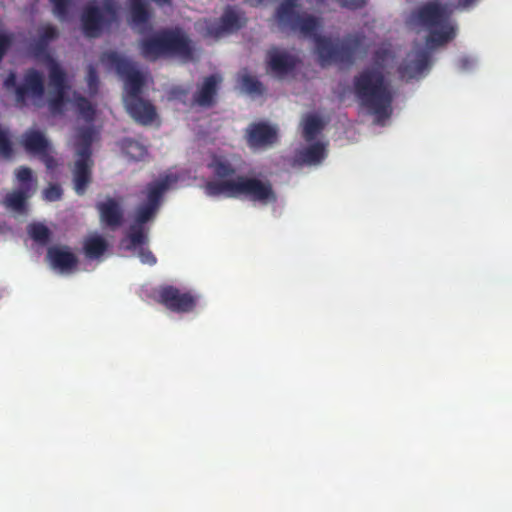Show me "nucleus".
I'll use <instances>...</instances> for the list:
<instances>
[{"label": "nucleus", "instance_id": "obj_1", "mask_svg": "<svg viewBox=\"0 0 512 512\" xmlns=\"http://www.w3.org/2000/svg\"><path fill=\"white\" fill-rule=\"evenodd\" d=\"M209 168L219 181H208L204 185L205 193L208 196H225L227 198L245 197L252 202H257L261 205H268L277 202V194L269 180H261L256 177H249L246 175H238L233 179H226L235 174L236 169L227 160L215 158L210 164Z\"/></svg>", "mask_w": 512, "mask_h": 512}, {"label": "nucleus", "instance_id": "obj_2", "mask_svg": "<svg viewBox=\"0 0 512 512\" xmlns=\"http://www.w3.org/2000/svg\"><path fill=\"white\" fill-rule=\"evenodd\" d=\"M169 185L168 176L148 185L147 199L136 207L133 221L121 240V245L125 250H137L140 261L150 266L157 263V258L148 248L150 228L147 224L155 219L161 207L163 195Z\"/></svg>", "mask_w": 512, "mask_h": 512}, {"label": "nucleus", "instance_id": "obj_3", "mask_svg": "<svg viewBox=\"0 0 512 512\" xmlns=\"http://www.w3.org/2000/svg\"><path fill=\"white\" fill-rule=\"evenodd\" d=\"M354 93L378 123L392 114L393 95L383 72L378 68H366L353 79Z\"/></svg>", "mask_w": 512, "mask_h": 512}, {"label": "nucleus", "instance_id": "obj_4", "mask_svg": "<svg viewBox=\"0 0 512 512\" xmlns=\"http://www.w3.org/2000/svg\"><path fill=\"white\" fill-rule=\"evenodd\" d=\"M140 53L148 61H156L162 57L178 56L191 59L193 56L192 41L180 27L164 28L139 43Z\"/></svg>", "mask_w": 512, "mask_h": 512}, {"label": "nucleus", "instance_id": "obj_5", "mask_svg": "<svg viewBox=\"0 0 512 512\" xmlns=\"http://www.w3.org/2000/svg\"><path fill=\"white\" fill-rule=\"evenodd\" d=\"M410 20L429 32L426 38L428 45L441 46L455 37V28L450 22L447 7L439 0L420 5L411 12Z\"/></svg>", "mask_w": 512, "mask_h": 512}, {"label": "nucleus", "instance_id": "obj_6", "mask_svg": "<svg viewBox=\"0 0 512 512\" xmlns=\"http://www.w3.org/2000/svg\"><path fill=\"white\" fill-rule=\"evenodd\" d=\"M95 131L93 127H83L78 130L76 136V156L77 159L72 169L74 190L77 195L82 196L86 193L88 186L92 181V168L94 165L92 159V144Z\"/></svg>", "mask_w": 512, "mask_h": 512}, {"label": "nucleus", "instance_id": "obj_7", "mask_svg": "<svg viewBox=\"0 0 512 512\" xmlns=\"http://www.w3.org/2000/svg\"><path fill=\"white\" fill-rule=\"evenodd\" d=\"M314 40L316 52L323 67L332 63L352 65L363 42L359 35H348L334 43L331 39L316 34Z\"/></svg>", "mask_w": 512, "mask_h": 512}, {"label": "nucleus", "instance_id": "obj_8", "mask_svg": "<svg viewBox=\"0 0 512 512\" xmlns=\"http://www.w3.org/2000/svg\"><path fill=\"white\" fill-rule=\"evenodd\" d=\"M118 5L115 0H102V7L96 2L86 4L81 12L82 32L87 38H98L116 20Z\"/></svg>", "mask_w": 512, "mask_h": 512}, {"label": "nucleus", "instance_id": "obj_9", "mask_svg": "<svg viewBox=\"0 0 512 512\" xmlns=\"http://www.w3.org/2000/svg\"><path fill=\"white\" fill-rule=\"evenodd\" d=\"M299 0H282L276 9V19L282 28L299 32L306 37H315L319 29V20L306 13H300Z\"/></svg>", "mask_w": 512, "mask_h": 512}, {"label": "nucleus", "instance_id": "obj_10", "mask_svg": "<svg viewBox=\"0 0 512 512\" xmlns=\"http://www.w3.org/2000/svg\"><path fill=\"white\" fill-rule=\"evenodd\" d=\"M101 61L114 68L116 73L123 79L126 91L124 99L141 96L145 78L131 60L116 51H108L102 54Z\"/></svg>", "mask_w": 512, "mask_h": 512}, {"label": "nucleus", "instance_id": "obj_11", "mask_svg": "<svg viewBox=\"0 0 512 512\" xmlns=\"http://www.w3.org/2000/svg\"><path fill=\"white\" fill-rule=\"evenodd\" d=\"M16 80V73L11 71L4 80V86L7 89H15L17 103L24 105L28 96L41 98L44 95V78L38 70L28 69L21 85H17Z\"/></svg>", "mask_w": 512, "mask_h": 512}, {"label": "nucleus", "instance_id": "obj_12", "mask_svg": "<svg viewBox=\"0 0 512 512\" xmlns=\"http://www.w3.org/2000/svg\"><path fill=\"white\" fill-rule=\"evenodd\" d=\"M156 300L168 310L175 313L192 312L198 297L189 291H181L172 285H162L157 289Z\"/></svg>", "mask_w": 512, "mask_h": 512}, {"label": "nucleus", "instance_id": "obj_13", "mask_svg": "<svg viewBox=\"0 0 512 512\" xmlns=\"http://www.w3.org/2000/svg\"><path fill=\"white\" fill-rule=\"evenodd\" d=\"M15 176L20 184V188L8 193L5 196L4 203L15 211H22L25 207L26 199L36 190L37 180L34 178L31 168L26 166H20L15 171Z\"/></svg>", "mask_w": 512, "mask_h": 512}, {"label": "nucleus", "instance_id": "obj_14", "mask_svg": "<svg viewBox=\"0 0 512 512\" xmlns=\"http://www.w3.org/2000/svg\"><path fill=\"white\" fill-rule=\"evenodd\" d=\"M300 60L297 56L277 47L270 48L266 53L267 71L278 79L293 73Z\"/></svg>", "mask_w": 512, "mask_h": 512}, {"label": "nucleus", "instance_id": "obj_15", "mask_svg": "<svg viewBox=\"0 0 512 512\" xmlns=\"http://www.w3.org/2000/svg\"><path fill=\"white\" fill-rule=\"evenodd\" d=\"M96 209L100 222L111 230H115L123 224L124 210L121 202L117 199L108 197L105 201L98 202Z\"/></svg>", "mask_w": 512, "mask_h": 512}, {"label": "nucleus", "instance_id": "obj_16", "mask_svg": "<svg viewBox=\"0 0 512 512\" xmlns=\"http://www.w3.org/2000/svg\"><path fill=\"white\" fill-rule=\"evenodd\" d=\"M124 104L128 114L141 125H150L157 118L155 106L141 96L124 99Z\"/></svg>", "mask_w": 512, "mask_h": 512}, {"label": "nucleus", "instance_id": "obj_17", "mask_svg": "<svg viewBox=\"0 0 512 512\" xmlns=\"http://www.w3.org/2000/svg\"><path fill=\"white\" fill-rule=\"evenodd\" d=\"M247 143L251 148H262L277 141V130L265 122L252 123L247 128Z\"/></svg>", "mask_w": 512, "mask_h": 512}, {"label": "nucleus", "instance_id": "obj_18", "mask_svg": "<svg viewBox=\"0 0 512 512\" xmlns=\"http://www.w3.org/2000/svg\"><path fill=\"white\" fill-rule=\"evenodd\" d=\"M47 259L51 267L60 272H71L78 265V258L68 246H52L47 250Z\"/></svg>", "mask_w": 512, "mask_h": 512}, {"label": "nucleus", "instance_id": "obj_19", "mask_svg": "<svg viewBox=\"0 0 512 512\" xmlns=\"http://www.w3.org/2000/svg\"><path fill=\"white\" fill-rule=\"evenodd\" d=\"M222 78L217 74H212L204 78L198 91L193 96V101L198 106L209 108L215 104V97L218 91V85Z\"/></svg>", "mask_w": 512, "mask_h": 512}, {"label": "nucleus", "instance_id": "obj_20", "mask_svg": "<svg viewBox=\"0 0 512 512\" xmlns=\"http://www.w3.org/2000/svg\"><path fill=\"white\" fill-rule=\"evenodd\" d=\"M59 36L58 29L51 25L45 24L39 28L38 37L30 44V51L35 56H43L47 53L51 41Z\"/></svg>", "mask_w": 512, "mask_h": 512}, {"label": "nucleus", "instance_id": "obj_21", "mask_svg": "<svg viewBox=\"0 0 512 512\" xmlns=\"http://www.w3.org/2000/svg\"><path fill=\"white\" fill-rule=\"evenodd\" d=\"M22 145L25 151L32 155H39L50 149V143L44 134L38 130H27L22 135Z\"/></svg>", "mask_w": 512, "mask_h": 512}, {"label": "nucleus", "instance_id": "obj_22", "mask_svg": "<svg viewBox=\"0 0 512 512\" xmlns=\"http://www.w3.org/2000/svg\"><path fill=\"white\" fill-rule=\"evenodd\" d=\"M241 27L240 18L236 10L232 7H227L220 18V23L216 26L209 28L211 35L220 37L226 32L237 30Z\"/></svg>", "mask_w": 512, "mask_h": 512}, {"label": "nucleus", "instance_id": "obj_23", "mask_svg": "<svg viewBox=\"0 0 512 512\" xmlns=\"http://www.w3.org/2000/svg\"><path fill=\"white\" fill-rule=\"evenodd\" d=\"M429 65V52L426 50H421L416 54V58L411 64L401 65L399 67V72L402 77L414 78L428 69Z\"/></svg>", "mask_w": 512, "mask_h": 512}, {"label": "nucleus", "instance_id": "obj_24", "mask_svg": "<svg viewBox=\"0 0 512 512\" xmlns=\"http://www.w3.org/2000/svg\"><path fill=\"white\" fill-rule=\"evenodd\" d=\"M108 249V242L100 235H92L85 238L83 252L87 259H100Z\"/></svg>", "mask_w": 512, "mask_h": 512}, {"label": "nucleus", "instance_id": "obj_25", "mask_svg": "<svg viewBox=\"0 0 512 512\" xmlns=\"http://www.w3.org/2000/svg\"><path fill=\"white\" fill-rule=\"evenodd\" d=\"M131 20L135 26L145 25L149 22L151 14L143 0H129Z\"/></svg>", "mask_w": 512, "mask_h": 512}, {"label": "nucleus", "instance_id": "obj_26", "mask_svg": "<svg viewBox=\"0 0 512 512\" xmlns=\"http://www.w3.org/2000/svg\"><path fill=\"white\" fill-rule=\"evenodd\" d=\"M300 158L306 164H319L325 158V145L320 142L311 144L301 152Z\"/></svg>", "mask_w": 512, "mask_h": 512}, {"label": "nucleus", "instance_id": "obj_27", "mask_svg": "<svg viewBox=\"0 0 512 512\" xmlns=\"http://www.w3.org/2000/svg\"><path fill=\"white\" fill-rule=\"evenodd\" d=\"M323 125L321 119L315 115H308L304 119L303 123V137L306 141L310 142L316 138V136L322 130Z\"/></svg>", "mask_w": 512, "mask_h": 512}, {"label": "nucleus", "instance_id": "obj_28", "mask_svg": "<svg viewBox=\"0 0 512 512\" xmlns=\"http://www.w3.org/2000/svg\"><path fill=\"white\" fill-rule=\"evenodd\" d=\"M49 86L51 91L67 90L66 75L57 64H52L49 69Z\"/></svg>", "mask_w": 512, "mask_h": 512}, {"label": "nucleus", "instance_id": "obj_29", "mask_svg": "<svg viewBox=\"0 0 512 512\" xmlns=\"http://www.w3.org/2000/svg\"><path fill=\"white\" fill-rule=\"evenodd\" d=\"M240 84L242 90L249 95L260 96L265 91L263 84L258 80V78L250 74L242 75L240 78Z\"/></svg>", "mask_w": 512, "mask_h": 512}, {"label": "nucleus", "instance_id": "obj_30", "mask_svg": "<svg viewBox=\"0 0 512 512\" xmlns=\"http://www.w3.org/2000/svg\"><path fill=\"white\" fill-rule=\"evenodd\" d=\"M123 149L131 159L136 161L144 159L147 155V148L133 139L125 140Z\"/></svg>", "mask_w": 512, "mask_h": 512}, {"label": "nucleus", "instance_id": "obj_31", "mask_svg": "<svg viewBox=\"0 0 512 512\" xmlns=\"http://www.w3.org/2000/svg\"><path fill=\"white\" fill-rule=\"evenodd\" d=\"M28 233L35 242L40 244H46L51 235L49 228L42 223L30 224L28 226Z\"/></svg>", "mask_w": 512, "mask_h": 512}, {"label": "nucleus", "instance_id": "obj_32", "mask_svg": "<svg viewBox=\"0 0 512 512\" xmlns=\"http://www.w3.org/2000/svg\"><path fill=\"white\" fill-rule=\"evenodd\" d=\"M67 90L51 91L49 108L53 113H61L66 102Z\"/></svg>", "mask_w": 512, "mask_h": 512}, {"label": "nucleus", "instance_id": "obj_33", "mask_svg": "<svg viewBox=\"0 0 512 512\" xmlns=\"http://www.w3.org/2000/svg\"><path fill=\"white\" fill-rule=\"evenodd\" d=\"M77 108L86 121L91 122L94 120L95 109L88 99L79 97L77 99Z\"/></svg>", "mask_w": 512, "mask_h": 512}, {"label": "nucleus", "instance_id": "obj_34", "mask_svg": "<svg viewBox=\"0 0 512 512\" xmlns=\"http://www.w3.org/2000/svg\"><path fill=\"white\" fill-rule=\"evenodd\" d=\"M50 2L53 5L54 15L62 21L65 20L69 14L71 1L70 0H50Z\"/></svg>", "mask_w": 512, "mask_h": 512}, {"label": "nucleus", "instance_id": "obj_35", "mask_svg": "<svg viewBox=\"0 0 512 512\" xmlns=\"http://www.w3.org/2000/svg\"><path fill=\"white\" fill-rule=\"evenodd\" d=\"M13 154V149L8 135L0 128V156L10 158Z\"/></svg>", "mask_w": 512, "mask_h": 512}, {"label": "nucleus", "instance_id": "obj_36", "mask_svg": "<svg viewBox=\"0 0 512 512\" xmlns=\"http://www.w3.org/2000/svg\"><path fill=\"white\" fill-rule=\"evenodd\" d=\"M63 194L62 188L58 184H50L43 191V196L47 201H58Z\"/></svg>", "mask_w": 512, "mask_h": 512}, {"label": "nucleus", "instance_id": "obj_37", "mask_svg": "<svg viewBox=\"0 0 512 512\" xmlns=\"http://www.w3.org/2000/svg\"><path fill=\"white\" fill-rule=\"evenodd\" d=\"M13 43V36L11 34L1 33L0 32V61L5 56L6 52L9 50Z\"/></svg>", "mask_w": 512, "mask_h": 512}, {"label": "nucleus", "instance_id": "obj_38", "mask_svg": "<svg viewBox=\"0 0 512 512\" xmlns=\"http://www.w3.org/2000/svg\"><path fill=\"white\" fill-rule=\"evenodd\" d=\"M40 160L45 164L46 168L48 170H52L57 166V161L55 158L51 155L50 149L45 150L43 153H40L37 155Z\"/></svg>", "mask_w": 512, "mask_h": 512}, {"label": "nucleus", "instance_id": "obj_39", "mask_svg": "<svg viewBox=\"0 0 512 512\" xmlns=\"http://www.w3.org/2000/svg\"><path fill=\"white\" fill-rule=\"evenodd\" d=\"M342 7L356 10L365 6L367 0H337Z\"/></svg>", "mask_w": 512, "mask_h": 512}, {"label": "nucleus", "instance_id": "obj_40", "mask_svg": "<svg viewBox=\"0 0 512 512\" xmlns=\"http://www.w3.org/2000/svg\"><path fill=\"white\" fill-rule=\"evenodd\" d=\"M87 80L90 87L97 84L98 82L96 69L92 65H89L88 67Z\"/></svg>", "mask_w": 512, "mask_h": 512}, {"label": "nucleus", "instance_id": "obj_41", "mask_svg": "<svg viewBox=\"0 0 512 512\" xmlns=\"http://www.w3.org/2000/svg\"><path fill=\"white\" fill-rule=\"evenodd\" d=\"M473 65V61L468 57H463L459 60V66L462 70H468Z\"/></svg>", "mask_w": 512, "mask_h": 512}, {"label": "nucleus", "instance_id": "obj_42", "mask_svg": "<svg viewBox=\"0 0 512 512\" xmlns=\"http://www.w3.org/2000/svg\"><path fill=\"white\" fill-rule=\"evenodd\" d=\"M387 55L386 50L379 49L374 53V60L375 62L384 61Z\"/></svg>", "mask_w": 512, "mask_h": 512}, {"label": "nucleus", "instance_id": "obj_43", "mask_svg": "<svg viewBox=\"0 0 512 512\" xmlns=\"http://www.w3.org/2000/svg\"><path fill=\"white\" fill-rule=\"evenodd\" d=\"M476 0H459V6L466 8L472 5Z\"/></svg>", "mask_w": 512, "mask_h": 512}, {"label": "nucleus", "instance_id": "obj_44", "mask_svg": "<svg viewBox=\"0 0 512 512\" xmlns=\"http://www.w3.org/2000/svg\"><path fill=\"white\" fill-rule=\"evenodd\" d=\"M157 5L163 6V5H170L171 0H153Z\"/></svg>", "mask_w": 512, "mask_h": 512}]
</instances>
